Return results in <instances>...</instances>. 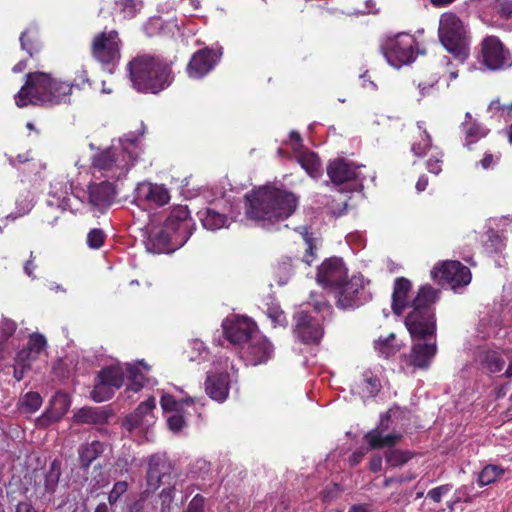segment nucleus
Returning a JSON list of instances; mask_svg holds the SVG:
<instances>
[{
	"mask_svg": "<svg viewBox=\"0 0 512 512\" xmlns=\"http://www.w3.org/2000/svg\"><path fill=\"white\" fill-rule=\"evenodd\" d=\"M347 268L342 259L332 257L326 259L317 270L316 280L323 287L338 290L347 279Z\"/></svg>",
	"mask_w": 512,
	"mask_h": 512,
	"instance_id": "f3484780",
	"label": "nucleus"
},
{
	"mask_svg": "<svg viewBox=\"0 0 512 512\" xmlns=\"http://www.w3.org/2000/svg\"><path fill=\"white\" fill-rule=\"evenodd\" d=\"M220 54L210 48L196 51L188 65L187 73L191 78H202L208 74L217 64Z\"/></svg>",
	"mask_w": 512,
	"mask_h": 512,
	"instance_id": "412c9836",
	"label": "nucleus"
},
{
	"mask_svg": "<svg viewBox=\"0 0 512 512\" xmlns=\"http://www.w3.org/2000/svg\"><path fill=\"white\" fill-rule=\"evenodd\" d=\"M155 407L156 402L154 397H150L146 401L141 402L135 409L134 413L126 418V423L129 425V429L141 426L144 418L151 414Z\"/></svg>",
	"mask_w": 512,
	"mask_h": 512,
	"instance_id": "e433bc0d",
	"label": "nucleus"
},
{
	"mask_svg": "<svg viewBox=\"0 0 512 512\" xmlns=\"http://www.w3.org/2000/svg\"><path fill=\"white\" fill-rule=\"evenodd\" d=\"M73 85L45 72H31L15 95V103L19 108L28 105L52 107L69 104Z\"/></svg>",
	"mask_w": 512,
	"mask_h": 512,
	"instance_id": "f03ea898",
	"label": "nucleus"
},
{
	"mask_svg": "<svg viewBox=\"0 0 512 512\" xmlns=\"http://www.w3.org/2000/svg\"><path fill=\"white\" fill-rule=\"evenodd\" d=\"M120 142L119 146L99 150L92 157L93 169L113 180L125 177L140 154L136 136L125 135Z\"/></svg>",
	"mask_w": 512,
	"mask_h": 512,
	"instance_id": "20e7f679",
	"label": "nucleus"
},
{
	"mask_svg": "<svg viewBox=\"0 0 512 512\" xmlns=\"http://www.w3.org/2000/svg\"><path fill=\"white\" fill-rule=\"evenodd\" d=\"M116 191L109 181L93 183L88 186V200L91 208L104 213L112 204Z\"/></svg>",
	"mask_w": 512,
	"mask_h": 512,
	"instance_id": "4be33fe9",
	"label": "nucleus"
},
{
	"mask_svg": "<svg viewBox=\"0 0 512 512\" xmlns=\"http://www.w3.org/2000/svg\"><path fill=\"white\" fill-rule=\"evenodd\" d=\"M415 477L416 476L413 473H409L406 475H400V476H394V477H388V478H385V480L383 482V486L389 487L393 484H403V483L410 482V481L414 480Z\"/></svg>",
	"mask_w": 512,
	"mask_h": 512,
	"instance_id": "052dcab7",
	"label": "nucleus"
},
{
	"mask_svg": "<svg viewBox=\"0 0 512 512\" xmlns=\"http://www.w3.org/2000/svg\"><path fill=\"white\" fill-rule=\"evenodd\" d=\"M273 354V344L265 336L256 333L243 351L242 357L247 364L257 366L267 362L272 358Z\"/></svg>",
	"mask_w": 512,
	"mask_h": 512,
	"instance_id": "6ab92c4d",
	"label": "nucleus"
},
{
	"mask_svg": "<svg viewBox=\"0 0 512 512\" xmlns=\"http://www.w3.org/2000/svg\"><path fill=\"white\" fill-rule=\"evenodd\" d=\"M106 239V234L102 229H91L87 234V245L92 249H99Z\"/></svg>",
	"mask_w": 512,
	"mask_h": 512,
	"instance_id": "de8ad7c7",
	"label": "nucleus"
},
{
	"mask_svg": "<svg viewBox=\"0 0 512 512\" xmlns=\"http://www.w3.org/2000/svg\"><path fill=\"white\" fill-rule=\"evenodd\" d=\"M245 199L247 216L264 228L288 219L298 206L294 193L270 185L251 191Z\"/></svg>",
	"mask_w": 512,
	"mask_h": 512,
	"instance_id": "f257e3e1",
	"label": "nucleus"
},
{
	"mask_svg": "<svg viewBox=\"0 0 512 512\" xmlns=\"http://www.w3.org/2000/svg\"><path fill=\"white\" fill-rule=\"evenodd\" d=\"M389 423V413L382 414L378 425L364 435V440L367 442L369 449L377 450L384 447H394L403 439V434L400 431L385 433L389 430Z\"/></svg>",
	"mask_w": 512,
	"mask_h": 512,
	"instance_id": "dca6fc26",
	"label": "nucleus"
},
{
	"mask_svg": "<svg viewBox=\"0 0 512 512\" xmlns=\"http://www.w3.org/2000/svg\"><path fill=\"white\" fill-rule=\"evenodd\" d=\"M369 280H365L362 275H353L349 280H345L339 287L337 296V305L342 309L359 307L372 298L369 290Z\"/></svg>",
	"mask_w": 512,
	"mask_h": 512,
	"instance_id": "f8f14e48",
	"label": "nucleus"
},
{
	"mask_svg": "<svg viewBox=\"0 0 512 512\" xmlns=\"http://www.w3.org/2000/svg\"><path fill=\"white\" fill-rule=\"evenodd\" d=\"M315 311H299L294 319V334L304 344H319L324 335L323 317L319 312H331V306L327 301L316 302Z\"/></svg>",
	"mask_w": 512,
	"mask_h": 512,
	"instance_id": "6e6552de",
	"label": "nucleus"
},
{
	"mask_svg": "<svg viewBox=\"0 0 512 512\" xmlns=\"http://www.w3.org/2000/svg\"><path fill=\"white\" fill-rule=\"evenodd\" d=\"M478 60L489 70L505 69L512 64L510 51L494 35L486 36L479 45Z\"/></svg>",
	"mask_w": 512,
	"mask_h": 512,
	"instance_id": "ddd939ff",
	"label": "nucleus"
},
{
	"mask_svg": "<svg viewBox=\"0 0 512 512\" xmlns=\"http://www.w3.org/2000/svg\"><path fill=\"white\" fill-rule=\"evenodd\" d=\"M364 165L356 164L346 158H336L329 161L327 175L333 185L341 191H354L363 186L365 175Z\"/></svg>",
	"mask_w": 512,
	"mask_h": 512,
	"instance_id": "1a4fd4ad",
	"label": "nucleus"
},
{
	"mask_svg": "<svg viewBox=\"0 0 512 512\" xmlns=\"http://www.w3.org/2000/svg\"><path fill=\"white\" fill-rule=\"evenodd\" d=\"M443 153L436 151L426 162V168L430 173L438 175L442 171Z\"/></svg>",
	"mask_w": 512,
	"mask_h": 512,
	"instance_id": "8fccbe9b",
	"label": "nucleus"
},
{
	"mask_svg": "<svg viewBox=\"0 0 512 512\" xmlns=\"http://www.w3.org/2000/svg\"><path fill=\"white\" fill-rule=\"evenodd\" d=\"M437 353L436 341L432 343L417 342L412 345L409 354H402L401 363L417 369H427Z\"/></svg>",
	"mask_w": 512,
	"mask_h": 512,
	"instance_id": "aec40b11",
	"label": "nucleus"
},
{
	"mask_svg": "<svg viewBox=\"0 0 512 512\" xmlns=\"http://www.w3.org/2000/svg\"><path fill=\"white\" fill-rule=\"evenodd\" d=\"M499 158V156L495 157L491 153H485L484 157L480 161V164L484 169H489L495 164L497 160H499Z\"/></svg>",
	"mask_w": 512,
	"mask_h": 512,
	"instance_id": "774afa93",
	"label": "nucleus"
},
{
	"mask_svg": "<svg viewBox=\"0 0 512 512\" xmlns=\"http://www.w3.org/2000/svg\"><path fill=\"white\" fill-rule=\"evenodd\" d=\"M267 315L273 322L274 326H283L284 327L287 325L286 315L278 307H269L267 310Z\"/></svg>",
	"mask_w": 512,
	"mask_h": 512,
	"instance_id": "6e6d98bb",
	"label": "nucleus"
},
{
	"mask_svg": "<svg viewBox=\"0 0 512 512\" xmlns=\"http://www.w3.org/2000/svg\"><path fill=\"white\" fill-rule=\"evenodd\" d=\"M488 110L493 115H498L499 117L504 118L505 121H508L512 114V103L506 105L502 104L499 99H495L489 104Z\"/></svg>",
	"mask_w": 512,
	"mask_h": 512,
	"instance_id": "49530a36",
	"label": "nucleus"
},
{
	"mask_svg": "<svg viewBox=\"0 0 512 512\" xmlns=\"http://www.w3.org/2000/svg\"><path fill=\"white\" fill-rule=\"evenodd\" d=\"M438 298V290L430 285L422 286L411 303L412 310L405 318V326L413 339H425L436 333L432 305Z\"/></svg>",
	"mask_w": 512,
	"mask_h": 512,
	"instance_id": "39448f33",
	"label": "nucleus"
},
{
	"mask_svg": "<svg viewBox=\"0 0 512 512\" xmlns=\"http://www.w3.org/2000/svg\"><path fill=\"white\" fill-rule=\"evenodd\" d=\"M411 287V282L404 277L395 280L392 294V310L395 314L400 315L408 306L407 299Z\"/></svg>",
	"mask_w": 512,
	"mask_h": 512,
	"instance_id": "c85d7f7f",
	"label": "nucleus"
},
{
	"mask_svg": "<svg viewBox=\"0 0 512 512\" xmlns=\"http://www.w3.org/2000/svg\"><path fill=\"white\" fill-rule=\"evenodd\" d=\"M133 87L143 93L156 94L167 88L172 80L171 64L154 54H140L127 64Z\"/></svg>",
	"mask_w": 512,
	"mask_h": 512,
	"instance_id": "7ed1b4c3",
	"label": "nucleus"
},
{
	"mask_svg": "<svg viewBox=\"0 0 512 512\" xmlns=\"http://www.w3.org/2000/svg\"><path fill=\"white\" fill-rule=\"evenodd\" d=\"M106 444L99 440L85 442L78 448V458L81 468L88 470L90 465L105 451Z\"/></svg>",
	"mask_w": 512,
	"mask_h": 512,
	"instance_id": "bb28decb",
	"label": "nucleus"
},
{
	"mask_svg": "<svg viewBox=\"0 0 512 512\" xmlns=\"http://www.w3.org/2000/svg\"><path fill=\"white\" fill-rule=\"evenodd\" d=\"M303 241L305 245V253L302 257V261L308 265H311V263L316 259L318 241L313 236V233L309 232L307 229H305V232L303 233Z\"/></svg>",
	"mask_w": 512,
	"mask_h": 512,
	"instance_id": "37998d69",
	"label": "nucleus"
},
{
	"mask_svg": "<svg viewBox=\"0 0 512 512\" xmlns=\"http://www.w3.org/2000/svg\"><path fill=\"white\" fill-rule=\"evenodd\" d=\"M21 48L25 50L30 57L38 54L42 48L37 27L32 26L22 32L20 36Z\"/></svg>",
	"mask_w": 512,
	"mask_h": 512,
	"instance_id": "72a5a7b5",
	"label": "nucleus"
},
{
	"mask_svg": "<svg viewBox=\"0 0 512 512\" xmlns=\"http://www.w3.org/2000/svg\"><path fill=\"white\" fill-rule=\"evenodd\" d=\"M136 199L148 205L163 206L169 202L170 195L164 186L144 182L136 188Z\"/></svg>",
	"mask_w": 512,
	"mask_h": 512,
	"instance_id": "b1692460",
	"label": "nucleus"
},
{
	"mask_svg": "<svg viewBox=\"0 0 512 512\" xmlns=\"http://www.w3.org/2000/svg\"><path fill=\"white\" fill-rule=\"evenodd\" d=\"M439 40L460 63L469 56L470 35L467 26L454 13H443L439 21Z\"/></svg>",
	"mask_w": 512,
	"mask_h": 512,
	"instance_id": "423d86ee",
	"label": "nucleus"
},
{
	"mask_svg": "<svg viewBox=\"0 0 512 512\" xmlns=\"http://www.w3.org/2000/svg\"><path fill=\"white\" fill-rule=\"evenodd\" d=\"M431 276L441 285L446 284L453 290L467 286L472 279L470 269L455 260H447L436 265L431 271Z\"/></svg>",
	"mask_w": 512,
	"mask_h": 512,
	"instance_id": "4468645a",
	"label": "nucleus"
},
{
	"mask_svg": "<svg viewBox=\"0 0 512 512\" xmlns=\"http://www.w3.org/2000/svg\"><path fill=\"white\" fill-rule=\"evenodd\" d=\"M301 167L312 177L319 178L322 175V164L318 155L312 151H301L297 156Z\"/></svg>",
	"mask_w": 512,
	"mask_h": 512,
	"instance_id": "473e14b6",
	"label": "nucleus"
},
{
	"mask_svg": "<svg viewBox=\"0 0 512 512\" xmlns=\"http://www.w3.org/2000/svg\"><path fill=\"white\" fill-rule=\"evenodd\" d=\"M198 217L207 230L215 231L228 226V217L214 208H204L198 212Z\"/></svg>",
	"mask_w": 512,
	"mask_h": 512,
	"instance_id": "7c9ffc66",
	"label": "nucleus"
},
{
	"mask_svg": "<svg viewBox=\"0 0 512 512\" xmlns=\"http://www.w3.org/2000/svg\"><path fill=\"white\" fill-rule=\"evenodd\" d=\"M437 83H438V77H433L428 82L419 81L417 84V87L420 90L421 96H425V95L429 94L430 90H432Z\"/></svg>",
	"mask_w": 512,
	"mask_h": 512,
	"instance_id": "e2e57ef3",
	"label": "nucleus"
},
{
	"mask_svg": "<svg viewBox=\"0 0 512 512\" xmlns=\"http://www.w3.org/2000/svg\"><path fill=\"white\" fill-rule=\"evenodd\" d=\"M504 469L497 465H486L478 476L480 486H486L499 480L504 475Z\"/></svg>",
	"mask_w": 512,
	"mask_h": 512,
	"instance_id": "a19ab883",
	"label": "nucleus"
},
{
	"mask_svg": "<svg viewBox=\"0 0 512 512\" xmlns=\"http://www.w3.org/2000/svg\"><path fill=\"white\" fill-rule=\"evenodd\" d=\"M17 323L11 319H3L0 325V343L8 339L16 332Z\"/></svg>",
	"mask_w": 512,
	"mask_h": 512,
	"instance_id": "09e8293b",
	"label": "nucleus"
},
{
	"mask_svg": "<svg viewBox=\"0 0 512 512\" xmlns=\"http://www.w3.org/2000/svg\"><path fill=\"white\" fill-rule=\"evenodd\" d=\"M223 331L226 339L232 344H243L250 341L257 333L255 322L247 317H236L226 319L223 324Z\"/></svg>",
	"mask_w": 512,
	"mask_h": 512,
	"instance_id": "a211bd4d",
	"label": "nucleus"
},
{
	"mask_svg": "<svg viewBox=\"0 0 512 512\" xmlns=\"http://www.w3.org/2000/svg\"><path fill=\"white\" fill-rule=\"evenodd\" d=\"M364 397H375L381 391L382 384L377 373L371 369H365L357 383Z\"/></svg>",
	"mask_w": 512,
	"mask_h": 512,
	"instance_id": "2f4dec72",
	"label": "nucleus"
},
{
	"mask_svg": "<svg viewBox=\"0 0 512 512\" xmlns=\"http://www.w3.org/2000/svg\"><path fill=\"white\" fill-rule=\"evenodd\" d=\"M384 452L386 463L391 467H399L406 464L414 457V453L408 450L394 449L393 447H386Z\"/></svg>",
	"mask_w": 512,
	"mask_h": 512,
	"instance_id": "58836bf2",
	"label": "nucleus"
},
{
	"mask_svg": "<svg viewBox=\"0 0 512 512\" xmlns=\"http://www.w3.org/2000/svg\"><path fill=\"white\" fill-rule=\"evenodd\" d=\"M42 405V397L37 392L26 393L19 401V408L24 413H34Z\"/></svg>",
	"mask_w": 512,
	"mask_h": 512,
	"instance_id": "c03bdc74",
	"label": "nucleus"
},
{
	"mask_svg": "<svg viewBox=\"0 0 512 512\" xmlns=\"http://www.w3.org/2000/svg\"><path fill=\"white\" fill-rule=\"evenodd\" d=\"M47 341L42 334L33 333L29 336L26 349H28L34 356H39L45 350Z\"/></svg>",
	"mask_w": 512,
	"mask_h": 512,
	"instance_id": "a18cd8bd",
	"label": "nucleus"
},
{
	"mask_svg": "<svg viewBox=\"0 0 512 512\" xmlns=\"http://www.w3.org/2000/svg\"><path fill=\"white\" fill-rule=\"evenodd\" d=\"M172 231L168 230L165 225L157 232H152L150 235V243L156 253H169L182 247L174 241Z\"/></svg>",
	"mask_w": 512,
	"mask_h": 512,
	"instance_id": "cd10ccee",
	"label": "nucleus"
},
{
	"mask_svg": "<svg viewBox=\"0 0 512 512\" xmlns=\"http://www.w3.org/2000/svg\"><path fill=\"white\" fill-rule=\"evenodd\" d=\"M78 423H95L98 419L97 413L92 408H82L75 414Z\"/></svg>",
	"mask_w": 512,
	"mask_h": 512,
	"instance_id": "5fc2aeb1",
	"label": "nucleus"
},
{
	"mask_svg": "<svg viewBox=\"0 0 512 512\" xmlns=\"http://www.w3.org/2000/svg\"><path fill=\"white\" fill-rule=\"evenodd\" d=\"M418 129L420 130L419 140L415 141L411 146L412 153L417 157H423L428 149L432 146V139L429 133L418 123Z\"/></svg>",
	"mask_w": 512,
	"mask_h": 512,
	"instance_id": "ea45409f",
	"label": "nucleus"
},
{
	"mask_svg": "<svg viewBox=\"0 0 512 512\" xmlns=\"http://www.w3.org/2000/svg\"><path fill=\"white\" fill-rule=\"evenodd\" d=\"M195 400L191 397L184 398L180 401L176 400L174 396L165 394L161 397L160 404L165 412H181L184 404H193Z\"/></svg>",
	"mask_w": 512,
	"mask_h": 512,
	"instance_id": "79ce46f5",
	"label": "nucleus"
},
{
	"mask_svg": "<svg viewBox=\"0 0 512 512\" xmlns=\"http://www.w3.org/2000/svg\"><path fill=\"white\" fill-rule=\"evenodd\" d=\"M206 394L217 402L227 399L230 390V375L227 372L209 371L204 383Z\"/></svg>",
	"mask_w": 512,
	"mask_h": 512,
	"instance_id": "5701e85b",
	"label": "nucleus"
},
{
	"mask_svg": "<svg viewBox=\"0 0 512 512\" xmlns=\"http://www.w3.org/2000/svg\"><path fill=\"white\" fill-rule=\"evenodd\" d=\"M441 64L445 67V71L449 74L450 80H454L458 77V70L453 67L449 57L444 56L441 60Z\"/></svg>",
	"mask_w": 512,
	"mask_h": 512,
	"instance_id": "69168bd1",
	"label": "nucleus"
},
{
	"mask_svg": "<svg viewBox=\"0 0 512 512\" xmlns=\"http://www.w3.org/2000/svg\"><path fill=\"white\" fill-rule=\"evenodd\" d=\"M494 10L499 17L503 19H512V1L498 0L494 5Z\"/></svg>",
	"mask_w": 512,
	"mask_h": 512,
	"instance_id": "864d4df0",
	"label": "nucleus"
},
{
	"mask_svg": "<svg viewBox=\"0 0 512 512\" xmlns=\"http://www.w3.org/2000/svg\"><path fill=\"white\" fill-rule=\"evenodd\" d=\"M128 490V483L126 481H117L114 483L112 490L108 495V502L114 505L121 498V496Z\"/></svg>",
	"mask_w": 512,
	"mask_h": 512,
	"instance_id": "3c124183",
	"label": "nucleus"
},
{
	"mask_svg": "<svg viewBox=\"0 0 512 512\" xmlns=\"http://www.w3.org/2000/svg\"><path fill=\"white\" fill-rule=\"evenodd\" d=\"M165 461L156 455L150 457L147 469V486L149 489L156 490L167 470Z\"/></svg>",
	"mask_w": 512,
	"mask_h": 512,
	"instance_id": "c756f323",
	"label": "nucleus"
},
{
	"mask_svg": "<svg viewBox=\"0 0 512 512\" xmlns=\"http://www.w3.org/2000/svg\"><path fill=\"white\" fill-rule=\"evenodd\" d=\"M37 358L38 356H34V353L32 354L28 349L24 347L17 353L15 361L16 363L20 364H27V367L31 368L32 362Z\"/></svg>",
	"mask_w": 512,
	"mask_h": 512,
	"instance_id": "13d9d810",
	"label": "nucleus"
},
{
	"mask_svg": "<svg viewBox=\"0 0 512 512\" xmlns=\"http://www.w3.org/2000/svg\"><path fill=\"white\" fill-rule=\"evenodd\" d=\"M19 210L16 213H11L7 216V218H11L12 220H15L18 217H21L25 214H27L31 209V203L28 200H23L21 203H18Z\"/></svg>",
	"mask_w": 512,
	"mask_h": 512,
	"instance_id": "0e129e2a",
	"label": "nucleus"
},
{
	"mask_svg": "<svg viewBox=\"0 0 512 512\" xmlns=\"http://www.w3.org/2000/svg\"><path fill=\"white\" fill-rule=\"evenodd\" d=\"M164 223L178 245H184L195 230L188 208L182 205L172 208Z\"/></svg>",
	"mask_w": 512,
	"mask_h": 512,
	"instance_id": "2eb2a0df",
	"label": "nucleus"
},
{
	"mask_svg": "<svg viewBox=\"0 0 512 512\" xmlns=\"http://www.w3.org/2000/svg\"><path fill=\"white\" fill-rule=\"evenodd\" d=\"M481 367L489 373H498L503 370L505 360L501 354L494 350H484L479 354Z\"/></svg>",
	"mask_w": 512,
	"mask_h": 512,
	"instance_id": "c9c22d12",
	"label": "nucleus"
},
{
	"mask_svg": "<svg viewBox=\"0 0 512 512\" xmlns=\"http://www.w3.org/2000/svg\"><path fill=\"white\" fill-rule=\"evenodd\" d=\"M149 370L150 367L143 360L136 364H125V377L129 380L126 391L139 392L148 380L146 374Z\"/></svg>",
	"mask_w": 512,
	"mask_h": 512,
	"instance_id": "a878e982",
	"label": "nucleus"
},
{
	"mask_svg": "<svg viewBox=\"0 0 512 512\" xmlns=\"http://www.w3.org/2000/svg\"><path fill=\"white\" fill-rule=\"evenodd\" d=\"M70 84L73 85V88L76 87L77 89H84L86 85L91 86L90 80L85 70L79 71L74 81Z\"/></svg>",
	"mask_w": 512,
	"mask_h": 512,
	"instance_id": "680f3d73",
	"label": "nucleus"
},
{
	"mask_svg": "<svg viewBox=\"0 0 512 512\" xmlns=\"http://www.w3.org/2000/svg\"><path fill=\"white\" fill-rule=\"evenodd\" d=\"M451 489H452L451 484H444V485H441V486L431 489L427 493V496L430 499H432L435 503H440L442 500V497L444 495H446L447 493H449L451 491Z\"/></svg>",
	"mask_w": 512,
	"mask_h": 512,
	"instance_id": "4d7b16f0",
	"label": "nucleus"
},
{
	"mask_svg": "<svg viewBox=\"0 0 512 512\" xmlns=\"http://www.w3.org/2000/svg\"><path fill=\"white\" fill-rule=\"evenodd\" d=\"M125 380V365L112 364L103 367L96 375L90 397L95 402L111 399L115 391L120 389Z\"/></svg>",
	"mask_w": 512,
	"mask_h": 512,
	"instance_id": "9b49d317",
	"label": "nucleus"
},
{
	"mask_svg": "<svg viewBox=\"0 0 512 512\" xmlns=\"http://www.w3.org/2000/svg\"><path fill=\"white\" fill-rule=\"evenodd\" d=\"M374 348L379 356L388 359L400 351L401 346L396 343V335L390 333L387 337L374 341Z\"/></svg>",
	"mask_w": 512,
	"mask_h": 512,
	"instance_id": "4c0bfd02",
	"label": "nucleus"
},
{
	"mask_svg": "<svg viewBox=\"0 0 512 512\" xmlns=\"http://www.w3.org/2000/svg\"><path fill=\"white\" fill-rule=\"evenodd\" d=\"M31 160L30 154L28 152L18 154L16 157L9 156L8 161L10 165L13 167H18L20 164L27 163Z\"/></svg>",
	"mask_w": 512,
	"mask_h": 512,
	"instance_id": "338daca9",
	"label": "nucleus"
},
{
	"mask_svg": "<svg viewBox=\"0 0 512 512\" xmlns=\"http://www.w3.org/2000/svg\"><path fill=\"white\" fill-rule=\"evenodd\" d=\"M61 477V461L58 459H54L50 465L48 470L44 473L43 486H44V494L52 496L58 487L59 480Z\"/></svg>",
	"mask_w": 512,
	"mask_h": 512,
	"instance_id": "f704fd0d",
	"label": "nucleus"
},
{
	"mask_svg": "<svg viewBox=\"0 0 512 512\" xmlns=\"http://www.w3.org/2000/svg\"><path fill=\"white\" fill-rule=\"evenodd\" d=\"M381 50L387 62L395 68L410 64L419 52L415 37L408 33H399L387 38Z\"/></svg>",
	"mask_w": 512,
	"mask_h": 512,
	"instance_id": "9d476101",
	"label": "nucleus"
},
{
	"mask_svg": "<svg viewBox=\"0 0 512 512\" xmlns=\"http://www.w3.org/2000/svg\"><path fill=\"white\" fill-rule=\"evenodd\" d=\"M460 129L464 135V145L469 149L471 145L486 137L490 131L483 124L474 119L469 112L465 114V120L462 122Z\"/></svg>",
	"mask_w": 512,
	"mask_h": 512,
	"instance_id": "393cba45",
	"label": "nucleus"
},
{
	"mask_svg": "<svg viewBox=\"0 0 512 512\" xmlns=\"http://www.w3.org/2000/svg\"><path fill=\"white\" fill-rule=\"evenodd\" d=\"M124 42L116 29H107L96 33L90 44L92 58L103 69L114 72L122 58Z\"/></svg>",
	"mask_w": 512,
	"mask_h": 512,
	"instance_id": "0eeeda50",
	"label": "nucleus"
},
{
	"mask_svg": "<svg viewBox=\"0 0 512 512\" xmlns=\"http://www.w3.org/2000/svg\"><path fill=\"white\" fill-rule=\"evenodd\" d=\"M204 504L205 498L200 494H196L189 502L185 512H204Z\"/></svg>",
	"mask_w": 512,
	"mask_h": 512,
	"instance_id": "bf43d9fd",
	"label": "nucleus"
},
{
	"mask_svg": "<svg viewBox=\"0 0 512 512\" xmlns=\"http://www.w3.org/2000/svg\"><path fill=\"white\" fill-rule=\"evenodd\" d=\"M183 410L181 412H174L167 418V424L173 432H179L186 425Z\"/></svg>",
	"mask_w": 512,
	"mask_h": 512,
	"instance_id": "603ef678",
	"label": "nucleus"
}]
</instances>
